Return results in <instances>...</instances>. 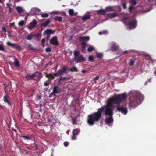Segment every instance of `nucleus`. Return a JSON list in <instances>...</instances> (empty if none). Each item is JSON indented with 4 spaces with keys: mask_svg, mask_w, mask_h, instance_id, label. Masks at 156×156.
Segmentation results:
<instances>
[{
    "mask_svg": "<svg viewBox=\"0 0 156 156\" xmlns=\"http://www.w3.org/2000/svg\"><path fill=\"white\" fill-rule=\"evenodd\" d=\"M68 69L67 68H64L62 70H58L55 75L56 76H58L62 75L63 73H65Z\"/></svg>",
    "mask_w": 156,
    "mask_h": 156,
    "instance_id": "10",
    "label": "nucleus"
},
{
    "mask_svg": "<svg viewBox=\"0 0 156 156\" xmlns=\"http://www.w3.org/2000/svg\"><path fill=\"white\" fill-rule=\"evenodd\" d=\"M49 20H48L47 21L43 23L42 26L43 27H46L49 24Z\"/></svg>",
    "mask_w": 156,
    "mask_h": 156,
    "instance_id": "34",
    "label": "nucleus"
},
{
    "mask_svg": "<svg viewBox=\"0 0 156 156\" xmlns=\"http://www.w3.org/2000/svg\"><path fill=\"white\" fill-rule=\"evenodd\" d=\"M106 12L112 11H119L120 10V7L119 6H108L105 8Z\"/></svg>",
    "mask_w": 156,
    "mask_h": 156,
    "instance_id": "4",
    "label": "nucleus"
},
{
    "mask_svg": "<svg viewBox=\"0 0 156 156\" xmlns=\"http://www.w3.org/2000/svg\"><path fill=\"white\" fill-rule=\"evenodd\" d=\"M127 94L124 93L118 95H115L108 99L106 105L98 109L97 112L88 116L87 122L90 125H93L95 122H98L101 117L102 113L105 117V122L108 126L111 125L113 122L112 117L114 106L113 104H116L118 111L125 115L128 112L126 104L128 102L130 109H134L141 103L143 100V95L141 94H134L129 96L128 101L126 100Z\"/></svg>",
    "mask_w": 156,
    "mask_h": 156,
    "instance_id": "1",
    "label": "nucleus"
},
{
    "mask_svg": "<svg viewBox=\"0 0 156 156\" xmlns=\"http://www.w3.org/2000/svg\"><path fill=\"white\" fill-rule=\"evenodd\" d=\"M107 16L108 18H113L116 17L118 16V14L116 13H108Z\"/></svg>",
    "mask_w": 156,
    "mask_h": 156,
    "instance_id": "15",
    "label": "nucleus"
},
{
    "mask_svg": "<svg viewBox=\"0 0 156 156\" xmlns=\"http://www.w3.org/2000/svg\"><path fill=\"white\" fill-rule=\"evenodd\" d=\"M122 5L124 9H126L127 8L126 3L125 2L122 3Z\"/></svg>",
    "mask_w": 156,
    "mask_h": 156,
    "instance_id": "38",
    "label": "nucleus"
},
{
    "mask_svg": "<svg viewBox=\"0 0 156 156\" xmlns=\"http://www.w3.org/2000/svg\"><path fill=\"white\" fill-rule=\"evenodd\" d=\"M42 44L43 47L44 46V43L45 41V39L44 38H43L41 40Z\"/></svg>",
    "mask_w": 156,
    "mask_h": 156,
    "instance_id": "46",
    "label": "nucleus"
},
{
    "mask_svg": "<svg viewBox=\"0 0 156 156\" xmlns=\"http://www.w3.org/2000/svg\"><path fill=\"white\" fill-rule=\"evenodd\" d=\"M12 85H11V88H12Z\"/></svg>",
    "mask_w": 156,
    "mask_h": 156,
    "instance_id": "61",
    "label": "nucleus"
},
{
    "mask_svg": "<svg viewBox=\"0 0 156 156\" xmlns=\"http://www.w3.org/2000/svg\"><path fill=\"white\" fill-rule=\"evenodd\" d=\"M90 38L88 36H81L80 37V40L81 42V44L83 46L86 45V42L90 40Z\"/></svg>",
    "mask_w": 156,
    "mask_h": 156,
    "instance_id": "3",
    "label": "nucleus"
},
{
    "mask_svg": "<svg viewBox=\"0 0 156 156\" xmlns=\"http://www.w3.org/2000/svg\"><path fill=\"white\" fill-rule=\"evenodd\" d=\"M73 60L76 63H78L81 61H85V59L82 56L79 55L76 57V58H74Z\"/></svg>",
    "mask_w": 156,
    "mask_h": 156,
    "instance_id": "9",
    "label": "nucleus"
},
{
    "mask_svg": "<svg viewBox=\"0 0 156 156\" xmlns=\"http://www.w3.org/2000/svg\"><path fill=\"white\" fill-rule=\"evenodd\" d=\"M40 75V73L39 72H35L31 75H27L25 77L27 80H29L32 79L34 77L38 76Z\"/></svg>",
    "mask_w": 156,
    "mask_h": 156,
    "instance_id": "6",
    "label": "nucleus"
},
{
    "mask_svg": "<svg viewBox=\"0 0 156 156\" xmlns=\"http://www.w3.org/2000/svg\"><path fill=\"white\" fill-rule=\"evenodd\" d=\"M97 12L98 14L101 15H104L105 14V13L106 12V9H101L97 10Z\"/></svg>",
    "mask_w": 156,
    "mask_h": 156,
    "instance_id": "20",
    "label": "nucleus"
},
{
    "mask_svg": "<svg viewBox=\"0 0 156 156\" xmlns=\"http://www.w3.org/2000/svg\"><path fill=\"white\" fill-rule=\"evenodd\" d=\"M98 78H99V77L98 76H96V77H95L94 79V80H97L98 79Z\"/></svg>",
    "mask_w": 156,
    "mask_h": 156,
    "instance_id": "51",
    "label": "nucleus"
},
{
    "mask_svg": "<svg viewBox=\"0 0 156 156\" xmlns=\"http://www.w3.org/2000/svg\"><path fill=\"white\" fill-rule=\"evenodd\" d=\"M48 16V14L47 13L43 14L41 15V17L43 18L47 17Z\"/></svg>",
    "mask_w": 156,
    "mask_h": 156,
    "instance_id": "37",
    "label": "nucleus"
},
{
    "mask_svg": "<svg viewBox=\"0 0 156 156\" xmlns=\"http://www.w3.org/2000/svg\"><path fill=\"white\" fill-rule=\"evenodd\" d=\"M51 14H58L60 13V12L58 11H54L50 13Z\"/></svg>",
    "mask_w": 156,
    "mask_h": 156,
    "instance_id": "29",
    "label": "nucleus"
},
{
    "mask_svg": "<svg viewBox=\"0 0 156 156\" xmlns=\"http://www.w3.org/2000/svg\"><path fill=\"white\" fill-rule=\"evenodd\" d=\"M107 20V19H105V20H104V21H105Z\"/></svg>",
    "mask_w": 156,
    "mask_h": 156,
    "instance_id": "56",
    "label": "nucleus"
},
{
    "mask_svg": "<svg viewBox=\"0 0 156 156\" xmlns=\"http://www.w3.org/2000/svg\"><path fill=\"white\" fill-rule=\"evenodd\" d=\"M55 19L56 20L59 22H61L62 21V19L61 17H56Z\"/></svg>",
    "mask_w": 156,
    "mask_h": 156,
    "instance_id": "31",
    "label": "nucleus"
},
{
    "mask_svg": "<svg viewBox=\"0 0 156 156\" xmlns=\"http://www.w3.org/2000/svg\"><path fill=\"white\" fill-rule=\"evenodd\" d=\"M85 46H83V47L82 48V52L83 53H85L86 51V48H85Z\"/></svg>",
    "mask_w": 156,
    "mask_h": 156,
    "instance_id": "41",
    "label": "nucleus"
},
{
    "mask_svg": "<svg viewBox=\"0 0 156 156\" xmlns=\"http://www.w3.org/2000/svg\"><path fill=\"white\" fill-rule=\"evenodd\" d=\"M37 24V22L35 20H34L33 21L31 22L30 23L29 26L28 27V28L31 30L33 28H34Z\"/></svg>",
    "mask_w": 156,
    "mask_h": 156,
    "instance_id": "12",
    "label": "nucleus"
},
{
    "mask_svg": "<svg viewBox=\"0 0 156 156\" xmlns=\"http://www.w3.org/2000/svg\"><path fill=\"white\" fill-rule=\"evenodd\" d=\"M118 48V46L115 43H112V46L111 47V49L113 51H116Z\"/></svg>",
    "mask_w": 156,
    "mask_h": 156,
    "instance_id": "17",
    "label": "nucleus"
},
{
    "mask_svg": "<svg viewBox=\"0 0 156 156\" xmlns=\"http://www.w3.org/2000/svg\"><path fill=\"white\" fill-rule=\"evenodd\" d=\"M100 122H101V124H102V121H101Z\"/></svg>",
    "mask_w": 156,
    "mask_h": 156,
    "instance_id": "57",
    "label": "nucleus"
},
{
    "mask_svg": "<svg viewBox=\"0 0 156 156\" xmlns=\"http://www.w3.org/2000/svg\"><path fill=\"white\" fill-rule=\"evenodd\" d=\"M13 130H14V131H16V130H15V129H13Z\"/></svg>",
    "mask_w": 156,
    "mask_h": 156,
    "instance_id": "59",
    "label": "nucleus"
},
{
    "mask_svg": "<svg viewBox=\"0 0 156 156\" xmlns=\"http://www.w3.org/2000/svg\"><path fill=\"white\" fill-rule=\"evenodd\" d=\"M94 59V57L93 55H89V56L88 59L90 61H93Z\"/></svg>",
    "mask_w": 156,
    "mask_h": 156,
    "instance_id": "36",
    "label": "nucleus"
},
{
    "mask_svg": "<svg viewBox=\"0 0 156 156\" xmlns=\"http://www.w3.org/2000/svg\"><path fill=\"white\" fill-rule=\"evenodd\" d=\"M107 33V32L106 31H103L101 32H99V34L100 35H101L102 34H106Z\"/></svg>",
    "mask_w": 156,
    "mask_h": 156,
    "instance_id": "43",
    "label": "nucleus"
},
{
    "mask_svg": "<svg viewBox=\"0 0 156 156\" xmlns=\"http://www.w3.org/2000/svg\"><path fill=\"white\" fill-rule=\"evenodd\" d=\"M129 51L125 50L122 52H121V54H127L129 52Z\"/></svg>",
    "mask_w": 156,
    "mask_h": 156,
    "instance_id": "47",
    "label": "nucleus"
},
{
    "mask_svg": "<svg viewBox=\"0 0 156 156\" xmlns=\"http://www.w3.org/2000/svg\"><path fill=\"white\" fill-rule=\"evenodd\" d=\"M4 48L2 44H0V50L4 51Z\"/></svg>",
    "mask_w": 156,
    "mask_h": 156,
    "instance_id": "40",
    "label": "nucleus"
},
{
    "mask_svg": "<svg viewBox=\"0 0 156 156\" xmlns=\"http://www.w3.org/2000/svg\"><path fill=\"white\" fill-rule=\"evenodd\" d=\"M53 91L55 93H59L60 92V90L57 86L54 87Z\"/></svg>",
    "mask_w": 156,
    "mask_h": 156,
    "instance_id": "19",
    "label": "nucleus"
},
{
    "mask_svg": "<svg viewBox=\"0 0 156 156\" xmlns=\"http://www.w3.org/2000/svg\"><path fill=\"white\" fill-rule=\"evenodd\" d=\"M80 130L79 129H74L73 131V135H77L79 134Z\"/></svg>",
    "mask_w": 156,
    "mask_h": 156,
    "instance_id": "22",
    "label": "nucleus"
},
{
    "mask_svg": "<svg viewBox=\"0 0 156 156\" xmlns=\"http://www.w3.org/2000/svg\"><path fill=\"white\" fill-rule=\"evenodd\" d=\"M51 156H52V154H51Z\"/></svg>",
    "mask_w": 156,
    "mask_h": 156,
    "instance_id": "63",
    "label": "nucleus"
},
{
    "mask_svg": "<svg viewBox=\"0 0 156 156\" xmlns=\"http://www.w3.org/2000/svg\"><path fill=\"white\" fill-rule=\"evenodd\" d=\"M25 22L24 21L22 20L19 23V25L20 26H23L24 24H25Z\"/></svg>",
    "mask_w": 156,
    "mask_h": 156,
    "instance_id": "33",
    "label": "nucleus"
},
{
    "mask_svg": "<svg viewBox=\"0 0 156 156\" xmlns=\"http://www.w3.org/2000/svg\"><path fill=\"white\" fill-rule=\"evenodd\" d=\"M41 13L40 10L37 7L32 8L30 12V14L32 15L34 14H39Z\"/></svg>",
    "mask_w": 156,
    "mask_h": 156,
    "instance_id": "7",
    "label": "nucleus"
},
{
    "mask_svg": "<svg viewBox=\"0 0 156 156\" xmlns=\"http://www.w3.org/2000/svg\"><path fill=\"white\" fill-rule=\"evenodd\" d=\"M102 54L101 53H97V57L98 58H102Z\"/></svg>",
    "mask_w": 156,
    "mask_h": 156,
    "instance_id": "35",
    "label": "nucleus"
},
{
    "mask_svg": "<svg viewBox=\"0 0 156 156\" xmlns=\"http://www.w3.org/2000/svg\"><path fill=\"white\" fill-rule=\"evenodd\" d=\"M123 22L127 26L128 30H132L135 29L137 26V22L135 20L130 21L128 18H126L123 19Z\"/></svg>",
    "mask_w": 156,
    "mask_h": 156,
    "instance_id": "2",
    "label": "nucleus"
},
{
    "mask_svg": "<svg viewBox=\"0 0 156 156\" xmlns=\"http://www.w3.org/2000/svg\"><path fill=\"white\" fill-rule=\"evenodd\" d=\"M130 2L132 5L129 6V12H132V9L134 8L133 5H136L137 3V2L136 0H130Z\"/></svg>",
    "mask_w": 156,
    "mask_h": 156,
    "instance_id": "11",
    "label": "nucleus"
},
{
    "mask_svg": "<svg viewBox=\"0 0 156 156\" xmlns=\"http://www.w3.org/2000/svg\"><path fill=\"white\" fill-rule=\"evenodd\" d=\"M74 11L73 9H70L69 10V13L70 15L73 16L74 14Z\"/></svg>",
    "mask_w": 156,
    "mask_h": 156,
    "instance_id": "27",
    "label": "nucleus"
},
{
    "mask_svg": "<svg viewBox=\"0 0 156 156\" xmlns=\"http://www.w3.org/2000/svg\"><path fill=\"white\" fill-rule=\"evenodd\" d=\"M3 2L2 1V0H0V3H3Z\"/></svg>",
    "mask_w": 156,
    "mask_h": 156,
    "instance_id": "55",
    "label": "nucleus"
},
{
    "mask_svg": "<svg viewBox=\"0 0 156 156\" xmlns=\"http://www.w3.org/2000/svg\"><path fill=\"white\" fill-rule=\"evenodd\" d=\"M4 101L5 102L7 103L9 105H10V103L9 101L8 100V97L6 96H5L4 97Z\"/></svg>",
    "mask_w": 156,
    "mask_h": 156,
    "instance_id": "25",
    "label": "nucleus"
},
{
    "mask_svg": "<svg viewBox=\"0 0 156 156\" xmlns=\"http://www.w3.org/2000/svg\"><path fill=\"white\" fill-rule=\"evenodd\" d=\"M90 18V17L89 15H84L82 18V19L83 20H86Z\"/></svg>",
    "mask_w": 156,
    "mask_h": 156,
    "instance_id": "23",
    "label": "nucleus"
},
{
    "mask_svg": "<svg viewBox=\"0 0 156 156\" xmlns=\"http://www.w3.org/2000/svg\"><path fill=\"white\" fill-rule=\"evenodd\" d=\"M39 34H33V39H37L39 37Z\"/></svg>",
    "mask_w": 156,
    "mask_h": 156,
    "instance_id": "28",
    "label": "nucleus"
},
{
    "mask_svg": "<svg viewBox=\"0 0 156 156\" xmlns=\"http://www.w3.org/2000/svg\"><path fill=\"white\" fill-rule=\"evenodd\" d=\"M55 93L53 91L52 93H50L49 94V97L51 98V97L53 96H55Z\"/></svg>",
    "mask_w": 156,
    "mask_h": 156,
    "instance_id": "42",
    "label": "nucleus"
},
{
    "mask_svg": "<svg viewBox=\"0 0 156 156\" xmlns=\"http://www.w3.org/2000/svg\"><path fill=\"white\" fill-rule=\"evenodd\" d=\"M48 121H50V119H49V120H48Z\"/></svg>",
    "mask_w": 156,
    "mask_h": 156,
    "instance_id": "62",
    "label": "nucleus"
},
{
    "mask_svg": "<svg viewBox=\"0 0 156 156\" xmlns=\"http://www.w3.org/2000/svg\"><path fill=\"white\" fill-rule=\"evenodd\" d=\"M67 133L68 134V132H67Z\"/></svg>",
    "mask_w": 156,
    "mask_h": 156,
    "instance_id": "60",
    "label": "nucleus"
},
{
    "mask_svg": "<svg viewBox=\"0 0 156 156\" xmlns=\"http://www.w3.org/2000/svg\"><path fill=\"white\" fill-rule=\"evenodd\" d=\"M124 73V72H122V74H123Z\"/></svg>",
    "mask_w": 156,
    "mask_h": 156,
    "instance_id": "58",
    "label": "nucleus"
},
{
    "mask_svg": "<svg viewBox=\"0 0 156 156\" xmlns=\"http://www.w3.org/2000/svg\"><path fill=\"white\" fill-rule=\"evenodd\" d=\"M6 44L8 46H12L15 48H18L19 47V46L17 44H12L9 41H7Z\"/></svg>",
    "mask_w": 156,
    "mask_h": 156,
    "instance_id": "16",
    "label": "nucleus"
},
{
    "mask_svg": "<svg viewBox=\"0 0 156 156\" xmlns=\"http://www.w3.org/2000/svg\"><path fill=\"white\" fill-rule=\"evenodd\" d=\"M74 55L75 56V57L74 58H76V57L78 56L79 55V52L78 51H74Z\"/></svg>",
    "mask_w": 156,
    "mask_h": 156,
    "instance_id": "30",
    "label": "nucleus"
},
{
    "mask_svg": "<svg viewBox=\"0 0 156 156\" xmlns=\"http://www.w3.org/2000/svg\"><path fill=\"white\" fill-rule=\"evenodd\" d=\"M27 39L28 40H31L32 39H33V34H31L30 35H28L27 37Z\"/></svg>",
    "mask_w": 156,
    "mask_h": 156,
    "instance_id": "32",
    "label": "nucleus"
},
{
    "mask_svg": "<svg viewBox=\"0 0 156 156\" xmlns=\"http://www.w3.org/2000/svg\"><path fill=\"white\" fill-rule=\"evenodd\" d=\"M94 49V47L93 46L90 45L88 46L87 51L89 52L92 51Z\"/></svg>",
    "mask_w": 156,
    "mask_h": 156,
    "instance_id": "21",
    "label": "nucleus"
},
{
    "mask_svg": "<svg viewBox=\"0 0 156 156\" xmlns=\"http://www.w3.org/2000/svg\"><path fill=\"white\" fill-rule=\"evenodd\" d=\"M7 6L9 8V12L11 13L12 12V5L11 4V0H9V2L6 4Z\"/></svg>",
    "mask_w": 156,
    "mask_h": 156,
    "instance_id": "14",
    "label": "nucleus"
},
{
    "mask_svg": "<svg viewBox=\"0 0 156 156\" xmlns=\"http://www.w3.org/2000/svg\"><path fill=\"white\" fill-rule=\"evenodd\" d=\"M46 51L47 52H49L51 51V49L50 48H47L46 49Z\"/></svg>",
    "mask_w": 156,
    "mask_h": 156,
    "instance_id": "44",
    "label": "nucleus"
},
{
    "mask_svg": "<svg viewBox=\"0 0 156 156\" xmlns=\"http://www.w3.org/2000/svg\"><path fill=\"white\" fill-rule=\"evenodd\" d=\"M127 73H124V76H125V77H123V79H122V81H120V82H124L125 81V79L126 78V76H127Z\"/></svg>",
    "mask_w": 156,
    "mask_h": 156,
    "instance_id": "39",
    "label": "nucleus"
},
{
    "mask_svg": "<svg viewBox=\"0 0 156 156\" xmlns=\"http://www.w3.org/2000/svg\"><path fill=\"white\" fill-rule=\"evenodd\" d=\"M28 47H29V48H31V49H33V48H32V46L31 45H29Z\"/></svg>",
    "mask_w": 156,
    "mask_h": 156,
    "instance_id": "52",
    "label": "nucleus"
},
{
    "mask_svg": "<svg viewBox=\"0 0 156 156\" xmlns=\"http://www.w3.org/2000/svg\"><path fill=\"white\" fill-rule=\"evenodd\" d=\"M16 9L19 13H21L24 11V9L21 6H17L16 7Z\"/></svg>",
    "mask_w": 156,
    "mask_h": 156,
    "instance_id": "18",
    "label": "nucleus"
},
{
    "mask_svg": "<svg viewBox=\"0 0 156 156\" xmlns=\"http://www.w3.org/2000/svg\"><path fill=\"white\" fill-rule=\"evenodd\" d=\"M151 10V8L149 5H147L144 6L143 8L142 12H147Z\"/></svg>",
    "mask_w": 156,
    "mask_h": 156,
    "instance_id": "13",
    "label": "nucleus"
},
{
    "mask_svg": "<svg viewBox=\"0 0 156 156\" xmlns=\"http://www.w3.org/2000/svg\"><path fill=\"white\" fill-rule=\"evenodd\" d=\"M14 64L16 66L18 67L19 66V62L18 61L16 58H15L14 62Z\"/></svg>",
    "mask_w": 156,
    "mask_h": 156,
    "instance_id": "26",
    "label": "nucleus"
},
{
    "mask_svg": "<svg viewBox=\"0 0 156 156\" xmlns=\"http://www.w3.org/2000/svg\"><path fill=\"white\" fill-rule=\"evenodd\" d=\"M23 137L25 139H29V137L27 136H23Z\"/></svg>",
    "mask_w": 156,
    "mask_h": 156,
    "instance_id": "50",
    "label": "nucleus"
},
{
    "mask_svg": "<svg viewBox=\"0 0 156 156\" xmlns=\"http://www.w3.org/2000/svg\"><path fill=\"white\" fill-rule=\"evenodd\" d=\"M71 71H77V68L75 67H74L71 69Z\"/></svg>",
    "mask_w": 156,
    "mask_h": 156,
    "instance_id": "48",
    "label": "nucleus"
},
{
    "mask_svg": "<svg viewBox=\"0 0 156 156\" xmlns=\"http://www.w3.org/2000/svg\"><path fill=\"white\" fill-rule=\"evenodd\" d=\"M64 145L65 146V147H67V146H68L69 143L68 142H65L64 143Z\"/></svg>",
    "mask_w": 156,
    "mask_h": 156,
    "instance_id": "45",
    "label": "nucleus"
},
{
    "mask_svg": "<svg viewBox=\"0 0 156 156\" xmlns=\"http://www.w3.org/2000/svg\"><path fill=\"white\" fill-rule=\"evenodd\" d=\"M75 135H73L72 137L73 140H75L76 138V136H75Z\"/></svg>",
    "mask_w": 156,
    "mask_h": 156,
    "instance_id": "49",
    "label": "nucleus"
},
{
    "mask_svg": "<svg viewBox=\"0 0 156 156\" xmlns=\"http://www.w3.org/2000/svg\"><path fill=\"white\" fill-rule=\"evenodd\" d=\"M2 30H3L4 31H5V32L6 31L5 29V27H2Z\"/></svg>",
    "mask_w": 156,
    "mask_h": 156,
    "instance_id": "53",
    "label": "nucleus"
},
{
    "mask_svg": "<svg viewBox=\"0 0 156 156\" xmlns=\"http://www.w3.org/2000/svg\"><path fill=\"white\" fill-rule=\"evenodd\" d=\"M129 65L130 66H132L134 64L135 60L134 59H130L129 60Z\"/></svg>",
    "mask_w": 156,
    "mask_h": 156,
    "instance_id": "24",
    "label": "nucleus"
},
{
    "mask_svg": "<svg viewBox=\"0 0 156 156\" xmlns=\"http://www.w3.org/2000/svg\"><path fill=\"white\" fill-rule=\"evenodd\" d=\"M50 43L51 44L54 45H58L57 37L56 36H54L50 41Z\"/></svg>",
    "mask_w": 156,
    "mask_h": 156,
    "instance_id": "5",
    "label": "nucleus"
},
{
    "mask_svg": "<svg viewBox=\"0 0 156 156\" xmlns=\"http://www.w3.org/2000/svg\"><path fill=\"white\" fill-rule=\"evenodd\" d=\"M54 33V31L51 29H47L44 31L43 34L45 36L47 39H48L49 38L50 35L51 34H53Z\"/></svg>",
    "mask_w": 156,
    "mask_h": 156,
    "instance_id": "8",
    "label": "nucleus"
},
{
    "mask_svg": "<svg viewBox=\"0 0 156 156\" xmlns=\"http://www.w3.org/2000/svg\"><path fill=\"white\" fill-rule=\"evenodd\" d=\"M82 72L83 73H84L86 72V71L85 70H83L82 71Z\"/></svg>",
    "mask_w": 156,
    "mask_h": 156,
    "instance_id": "54",
    "label": "nucleus"
}]
</instances>
